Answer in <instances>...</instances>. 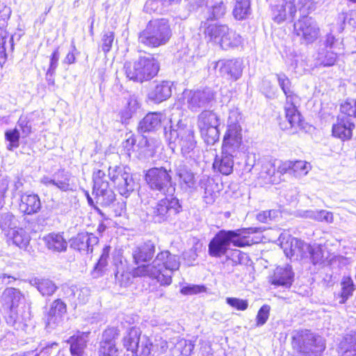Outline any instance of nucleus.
Masks as SVG:
<instances>
[{"instance_id":"nucleus-28","label":"nucleus","mask_w":356,"mask_h":356,"mask_svg":"<svg viewBox=\"0 0 356 356\" xmlns=\"http://www.w3.org/2000/svg\"><path fill=\"white\" fill-rule=\"evenodd\" d=\"M176 175L181 188L190 191L195 189L197 180L194 173L185 165H179L176 170Z\"/></svg>"},{"instance_id":"nucleus-1","label":"nucleus","mask_w":356,"mask_h":356,"mask_svg":"<svg viewBox=\"0 0 356 356\" xmlns=\"http://www.w3.org/2000/svg\"><path fill=\"white\" fill-rule=\"evenodd\" d=\"M180 266L177 255L165 250L157 254L150 264H143L132 270L134 277H149L156 280L161 285L168 286L172 282V275Z\"/></svg>"},{"instance_id":"nucleus-41","label":"nucleus","mask_w":356,"mask_h":356,"mask_svg":"<svg viewBox=\"0 0 356 356\" xmlns=\"http://www.w3.org/2000/svg\"><path fill=\"white\" fill-rule=\"evenodd\" d=\"M337 54L332 50L321 48L318 50L315 57L316 66H332L337 60Z\"/></svg>"},{"instance_id":"nucleus-44","label":"nucleus","mask_w":356,"mask_h":356,"mask_svg":"<svg viewBox=\"0 0 356 356\" xmlns=\"http://www.w3.org/2000/svg\"><path fill=\"white\" fill-rule=\"evenodd\" d=\"M250 0H236L233 15L236 19L241 20L250 14Z\"/></svg>"},{"instance_id":"nucleus-4","label":"nucleus","mask_w":356,"mask_h":356,"mask_svg":"<svg viewBox=\"0 0 356 356\" xmlns=\"http://www.w3.org/2000/svg\"><path fill=\"white\" fill-rule=\"evenodd\" d=\"M165 136L172 152L180 150L183 155L191 153L196 146L194 131L180 121L177 124L165 128Z\"/></svg>"},{"instance_id":"nucleus-10","label":"nucleus","mask_w":356,"mask_h":356,"mask_svg":"<svg viewBox=\"0 0 356 356\" xmlns=\"http://www.w3.org/2000/svg\"><path fill=\"white\" fill-rule=\"evenodd\" d=\"M181 207L179 200L173 195L165 196L155 206L151 208L149 212L155 222H163L168 220L181 211Z\"/></svg>"},{"instance_id":"nucleus-47","label":"nucleus","mask_w":356,"mask_h":356,"mask_svg":"<svg viewBox=\"0 0 356 356\" xmlns=\"http://www.w3.org/2000/svg\"><path fill=\"white\" fill-rule=\"evenodd\" d=\"M292 175L296 177L305 176L312 169L310 163L305 161H292Z\"/></svg>"},{"instance_id":"nucleus-53","label":"nucleus","mask_w":356,"mask_h":356,"mask_svg":"<svg viewBox=\"0 0 356 356\" xmlns=\"http://www.w3.org/2000/svg\"><path fill=\"white\" fill-rule=\"evenodd\" d=\"M114 38L115 34L113 31H106L104 33L102 38V49L105 54L111 51Z\"/></svg>"},{"instance_id":"nucleus-52","label":"nucleus","mask_w":356,"mask_h":356,"mask_svg":"<svg viewBox=\"0 0 356 356\" xmlns=\"http://www.w3.org/2000/svg\"><path fill=\"white\" fill-rule=\"evenodd\" d=\"M109 247H106L103 249L102 255L94 268L93 274L95 276L99 275L100 271L106 266L107 259L109 256Z\"/></svg>"},{"instance_id":"nucleus-15","label":"nucleus","mask_w":356,"mask_h":356,"mask_svg":"<svg viewBox=\"0 0 356 356\" xmlns=\"http://www.w3.org/2000/svg\"><path fill=\"white\" fill-rule=\"evenodd\" d=\"M40 181L46 187L61 192L74 191L76 188L72 173L65 169L58 170L51 177L44 175L40 178Z\"/></svg>"},{"instance_id":"nucleus-61","label":"nucleus","mask_w":356,"mask_h":356,"mask_svg":"<svg viewBox=\"0 0 356 356\" xmlns=\"http://www.w3.org/2000/svg\"><path fill=\"white\" fill-rule=\"evenodd\" d=\"M70 290L74 296L77 294V298L79 301V303H85L90 295V290L87 287H83L79 289H76V287H72Z\"/></svg>"},{"instance_id":"nucleus-33","label":"nucleus","mask_w":356,"mask_h":356,"mask_svg":"<svg viewBox=\"0 0 356 356\" xmlns=\"http://www.w3.org/2000/svg\"><path fill=\"white\" fill-rule=\"evenodd\" d=\"M172 84L169 81L158 83L149 92V99L156 103H160L168 99L172 95Z\"/></svg>"},{"instance_id":"nucleus-35","label":"nucleus","mask_w":356,"mask_h":356,"mask_svg":"<svg viewBox=\"0 0 356 356\" xmlns=\"http://www.w3.org/2000/svg\"><path fill=\"white\" fill-rule=\"evenodd\" d=\"M6 235L15 245L22 250H27L30 243L31 236L25 229L18 227L16 229L9 231L6 233Z\"/></svg>"},{"instance_id":"nucleus-9","label":"nucleus","mask_w":356,"mask_h":356,"mask_svg":"<svg viewBox=\"0 0 356 356\" xmlns=\"http://www.w3.org/2000/svg\"><path fill=\"white\" fill-rule=\"evenodd\" d=\"M145 180L152 190L158 191L165 196H172L175 187L172 184L169 172L164 168H152L147 170Z\"/></svg>"},{"instance_id":"nucleus-19","label":"nucleus","mask_w":356,"mask_h":356,"mask_svg":"<svg viewBox=\"0 0 356 356\" xmlns=\"http://www.w3.org/2000/svg\"><path fill=\"white\" fill-rule=\"evenodd\" d=\"M2 298L10 309V314L7 318V323L18 329L21 321L14 310L24 300L23 294L19 289L10 287L4 290L2 294Z\"/></svg>"},{"instance_id":"nucleus-30","label":"nucleus","mask_w":356,"mask_h":356,"mask_svg":"<svg viewBox=\"0 0 356 356\" xmlns=\"http://www.w3.org/2000/svg\"><path fill=\"white\" fill-rule=\"evenodd\" d=\"M89 334V332H79L68 339L67 342L70 344V353L72 356L83 355Z\"/></svg>"},{"instance_id":"nucleus-62","label":"nucleus","mask_w":356,"mask_h":356,"mask_svg":"<svg viewBox=\"0 0 356 356\" xmlns=\"http://www.w3.org/2000/svg\"><path fill=\"white\" fill-rule=\"evenodd\" d=\"M60 54L58 51V48H56L54 52L52 53L50 58V65L49 67L47 70V75L52 76L54 74L55 70L58 66V62L59 60Z\"/></svg>"},{"instance_id":"nucleus-42","label":"nucleus","mask_w":356,"mask_h":356,"mask_svg":"<svg viewBox=\"0 0 356 356\" xmlns=\"http://www.w3.org/2000/svg\"><path fill=\"white\" fill-rule=\"evenodd\" d=\"M278 84L286 96V99L293 101L298 97L293 92L291 88V82L283 73L276 74Z\"/></svg>"},{"instance_id":"nucleus-43","label":"nucleus","mask_w":356,"mask_h":356,"mask_svg":"<svg viewBox=\"0 0 356 356\" xmlns=\"http://www.w3.org/2000/svg\"><path fill=\"white\" fill-rule=\"evenodd\" d=\"M138 108L139 104L136 99L132 97H130L127 106L120 113L122 122H127L136 113Z\"/></svg>"},{"instance_id":"nucleus-48","label":"nucleus","mask_w":356,"mask_h":356,"mask_svg":"<svg viewBox=\"0 0 356 356\" xmlns=\"http://www.w3.org/2000/svg\"><path fill=\"white\" fill-rule=\"evenodd\" d=\"M305 217L318 221H325L329 223L332 222L333 221L332 213L325 210L307 211L305 213Z\"/></svg>"},{"instance_id":"nucleus-34","label":"nucleus","mask_w":356,"mask_h":356,"mask_svg":"<svg viewBox=\"0 0 356 356\" xmlns=\"http://www.w3.org/2000/svg\"><path fill=\"white\" fill-rule=\"evenodd\" d=\"M42 240L50 250L60 252L67 250V242L60 233H49Z\"/></svg>"},{"instance_id":"nucleus-32","label":"nucleus","mask_w":356,"mask_h":356,"mask_svg":"<svg viewBox=\"0 0 356 356\" xmlns=\"http://www.w3.org/2000/svg\"><path fill=\"white\" fill-rule=\"evenodd\" d=\"M225 255L226 259L222 263V268L228 273L234 271V266L245 264L248 260V256L238 250H233Z\"/></svg>"},{"instance_id":"nucleus-40","label":"nucleus","mask_w":356,"mask_h":356,"mask_svg":"<svg viewBox=\"0 0 356 356\" xmlns=\"http://www.w3.org/2000/svg\"><path fill=\"white\" fill-rule=\"evenodd\" d=\"M277 172L275 161H267L263 163L259 178L264 184H275L277 180L275 177Z\"/></svg>"},{"instance_id":"nucleus-64","label":"nucleus","mask_w":356,"mask_h":356,"mask_svg":"<svg viewBox=\"0 0 356 356\" xmlns=\"http://www.w3.org/2000/svg\"><path fill=\"white\" fill-rule=\"evenodd\" d=\"M226 12V7L222 2H220L212 8L211 14L213 19H218L222 17Z\"/></svg>"},{"instance_id":"nucleus-25","label":"nucleus","mask_w":356,"mask_h":356,"mask_svg":"<svg viewBox=\"0 0 356 356\" xmlns=\"http://www.w3.org/2000/svg\"><path fill=\"white\" fill-rule=\"evenodd\" d=\"M237 155L232 152L225 153L221 149L220 155H217L215 158L213 168L224 175H230L233 172L234 158Z\"/></svg>"},{"instance_id":"nucleus-16","label":"nucleus","mask_w":356,"mask_h":356,"mask_svg":"<svg viewBox=\"0 0 356 356\" xmlns=\"http://www.w3.org/2000/svg\"><path fill=\"white\" fill-rule=\"evenodd\" d=\"M108 176L121 195L128 197L134 191L135 182L125 167H110Z\"/></svg>"},{"instance_id":"nucleus-63","label":"nucleus","mask_w":356,"mask_h":356,"mask_svg":"<svg viewBox=\"0 0 356 356\" xmlns=\"http://www.w3.org/2000/svg\"><path fill=\"white\" fill-rule=\"evenodd\" d=\"M204 287L200 285H187L181 289V293L184 295L197 294L203 291Z\"/></svg>"},{"instance_id":"nucleus-29","label":"nucleus","mask_w":356,"mask_h":356,"mask_svg":"<svg viewBox=\"0 0 356 356\" xmlns=\"http://www.w3.org/2000/svg\"><path fill=\"white\" fill-rule=\"evenodd\" d=\"M299 102V97H297L296 99H294L293 101L286 99L284 105L285 116L291 128L302 127L301 115L297 109V104Z\"/></svg>"},{"instance_id":"nucleus-12","label":"nucleus","mask_w":356,"mask_h":356,"mask_svg":"<svg viewBox=\"0 0 356 356\" xmlns=\"http://www.w3.org/2000/svg\"><path fill=\"white\" fill-rule=\"evenodd\" d=\"M293 339L294 343L298 346L299 351L307 356H312L313 353L321 352L325 349L322 338L316 337L307 330L298 332Z\"/></svg>"},{"instance_id":"nucleus-18","label":"nucleus","mask_w":356,"mask_h":356,"mask_svg":"<svg viewBox=\"0 0 356 356\" xmlns=\"http://www.w3.org/2000/svg\"><path fill=\"white\" fill-rule=\"evenodd\" d=\"M243 149V134L241 127L227 126L223 136L221 149L224 152H232L236 154Z\"/></svg>"},{"instance_id":"nucleus-59","label":"nucleus","mask_w":356,"mask_h":356,"mask_svg":"<svg viewBox=\"0 0 356 356\" xmlns=\"http://www.w3.org/2000/svg\"><path fill=\"white\" fill-rule=\"evenodd\" d=\"M276 163L277 173L284 175L286 173L292 174V161H278L275 160Z\"/></svg>"},{"instance_id":"nucleus-57","label":"nucleus","mask_w":356,"mask_h":356,"mask_svg":"<svg viewBox=\"0 0 356 356\" xmlns=\"http://www.w3.org/2000/svg\"><path fill=\"white\" fill-rule=\"evenodd\" d=\"M226 302L229 306L239 311H244L248 307V302L237 298H227Z\"/></svg>"},{"instance_id":"nucleus-55","label":"nucleus","mask_w":356,"mask_h":356,"mask_svg":"<svg viewBox=\"0 0 356 356\" xmlns=\"http://www.w3.org/2000/svg\"><path fill=\"white\" fill-rule=\"evenodd\" d=\"M241 118V114L238 108L232 107L229 108L227 126L241 127L239 124Z\"/></svg>"},{"instance_id":"nucleus-27","label":"nucleus","mask_w":356,"mask_h":356,"mask_svg":"<svg viewBox=\"0 0 356 356\" xmlns=\"http://www.w3.org/2000/svg\"><path fill=\"white\" fill-rule=\"evenodd\" d=\"M293 273L290 265L286 264L284 266L277 267L273 276L271 277L272 284L289 288L293 282Z\"/></svg>"},{"instance_id":"nucleus-50","label":"nucleus","mask_w":356,"mask_h":356,"mask_svg":"<svg viewBox=\"0 0 356 356\" xmlns=\"http://www.w3.org/2000/svg\"><path fill=\"white\" fill-rule=\"evenodd\" d=\"M97 202L103 207L111 206L115 200V195L113 191H104L95 194Z\"/></svg>"},{"instance_id":"nucleus-6","label":"nucleus","mask_w":356,"mask_h":356,"mask_svg":"<svg viewBox=\"0 0 356 356\" xmlns=\"http://www.w3.org/2000/svg\"><path fill=\"white\" fill-rule=\"evenodd\" d=\"M125 74L128 79L137 82H143L155 76L159 70L157 60L153 57H140L134 63L124 64Z\"/></svg>"},{"instance_id":"nucleus-23","label":"nucleus","mask_w":356,"mask_h":356,"mask_svg":"<svg viewBox=\"0 0 356 356\" xmlns=\"http://www.w3.org/2000/svg\"><path fill=\"white\" fill-rule=\"evenodd\" d=\"M116 332L113 329L106 330L99 344V356H118V350L115 344Z\"/></svg>"},{"instance_id":"nucleus-22","label":"nucleus","mask_w":356,"mask_h":356,"mask_svg":"<svg viewBox=\"0 0 356 356\" xmlns=\"http://www.w3.org/2000/svg\"><path fill=\"white\" fill-rule=\"evenodd\" d=\"M350 117L341 114L338 116L337 122L332 126V134L341 140L350 139L352 136L355 124L351 122Z\"/></svg>"},{"instance_id":"nucleus-14","label":"nucleus","mask_w":356,"mask_h":356,"mask_svg":"<svg viewBox=\"0 0 356 356\" xmlns=\"http://www.w3.org/2000/svg\"><path fill=\"white\" fill-rule=\"evenodd\" d=\"M184 95L188 108L193 112L211 106L216 99V92L210 88L186 91Z\"/></svg>"},{"instance_id":"nucleus-11","label":"nucleus","mask_w":356,"mask_h":356,"mask_svg":"<svg viewBox=\"0 0 356 356\" xmlns=\"http://www.w3.org/2000/svg\"><path fill=\"white\" fill-rule=\"evenodd\" d=\"M294 33L300 38L302 44H309L320 36V28L314 19L311 17H301L293 24Z\"/></svg>"},{"instance_id":"nucleus-24","label":"nucleus","mask_w":356,"mask_h":356,"mask_svg":"<svg viewBox=\"0 0 356 356\" xmlns=\"http://www.w3.org/2000/svg\"><path fill=\"white\" fill-rule=\"evenodd\" d=\"M99 242V238L93 234L79 233L72 239L71 246L80 251L87 253L92 252L94 245Z\"/></svg>"},{"instance_id":"nucleus-5","label":"nucleus","mask_w":356,"mask_h":356,"mask_svg":"<svg viewBox=\"0 0 356 356\" xmlns=\"http://www.w3.org/2000/svg\"><path fill=\"white\" fill-rule=\"evenodd\" d=\"M204 33L207 42L218 45L225 50L237 47L243 42L241 36L225 24H209Z\"/></svg>"},{"instance_id":"nucleus-17","label":"nucleus","mask_w":356,"mask_h":356,"mask_svg":"<svg viewBox=\"0 0 356 356\" xmlns=\"http://www.w3.org/2000/svg\"><path fill=\"white\" fill-rule=\"evenodd\" d=\"M209 68H218L220 75L232 81H236L241 78L243 72V63L239 59H223L212 62Z\"/></svg>"},{"instance_id":"nucleus-2","label":"nucleus","mask_w":356,"mask_h":356,"mask_svg":"<svg viewBox=\"0 0 356 356\" xmlns=\"http://www.w3.org/2000/svg\"><path fill=\"white\" fill-rule=\"evenodd\" d=\"M257 228H242L235 230H220L210 241L208 252L213 257H221L227 254L229 246L243 248L258 241L250 235L257 232Z\"/></svg>"},{"instance_id":"nucleus-56","label":"nucleus","mask_w":356,"mask_h":356,"mask_svg":"<svg viewBox=\"0 0 356 356\" xmlns=\"http://www.w3.org/2000/svg\"><path fill=\"white\" fill-rule=\"evenodd\" d=\"M338 19L343 22L345 26H349L356 29V12L352 11L350 13H343L339 15Z\"/></svg>"},{"instance_id":"nucleus-60","label":"nucleus","mask_w":356,"mask_h":356,"mask_svg":"<svg viewBox=\"0 0 356 356\" xmlns=\"http://www.w3.org/2000/svg\"><path fill=\"white\" fill-rule=\"evenodd\" d=\"M270 307L268 305L262 306L257 315V325L261 326L266 323L269 316Z\"/></svg>"},{"instance_id":"nucleus-46","label":"nucleus","mask_w":356,"mask_h":356,"mask_svg":"<svg viewBox=\"0 0 356 356\" xmlns=\"http://www.w3.org/2000/svg\"><path fill=\"white\" fill-rule=\"evenodd\" d=\"M19 131L17 127L7 130L5 132V139L9 143L7 149L13 150L17 148L19 146Z\"/></svg>"},{"instance_id":"nucleus-7","label":"nucleus","mask_w":356,"mask_h":356,"mask_svg":"<svg viewBox=\"0 0 356 356\" xmlns=\"http://www.w3.org/2000/svg\"><path fill=\"white\" fill-rule=\"evenodd\" d=\"M123 346L134 356H149L152 351L153 343L146 335L141 336V332L135 327H131L123 338Z\"/></svg>"},{"instance_id":"nucleus-45","label":"nucleus","mask_w":356,"mask_h":356,"mask_svg":"<svg viewBox=\"0 0 356 356\" xmlns=\"http://www.w3.org/2000/svg\"><path fill=\"white\" fill-rule=\"evenodd\" d=\"M17 224V218L12 213H7L2 216L0 226L3 232L8 233L9 231L17 229L19 227Z\"/></svg>"},{"instance_id":"nucleus-26","label":"nucleus","mask_w":356,"mask_h":356,"mask_svg":"<svg viewBox=\"0 0 356 356\" xmlns=\"http://www.w3.org/2000/svg\"><path fill=\"white\" fill-rule=\"evenodd\" d=\"M155 253V245L151 241L140 244L132 250V257L136 264L150 261Z\"/></svg>"},{"instance_id":"nucleus-13","label":"nucleus","mask_w":356,"mask_h":356,"mask_svg":"<svg viewBox=\"0 0 356 356\" xmlns=\"http://www.w3.org/2000/svg\"><path fill=\"white\" fill-rule=\"evenodd\" d=\"M306 250L310 254L312 263L316 264H322L325 259V248L318 244L309 245L296 238L291 241L290 249L284 248V252L286 257L291 259L292 257L301 253L302 250Z\"/></svg>"},{"instance_id":"nucleus-31","label":"nucleus","mask_w":356,"mask_h":356,"mask_svg":"<svg viewBox=\"0 0 356 356\" xmlns=\"http://www.w3.org/2000/svg\"><path fill=\"white\" fill-rule=\"evenodd\" d=\"M19 209L28 215L38 213L41 209V202L39 196L36 194L22 195Z\"/></svg>"},{"instance_id":"nucleus-58","label":"nucleus","mask_w":356,"mask_h":356,"mask_svg":"<svg viewBox=\"0 0 356 356\" xmlns=\"http://www.w3.org/2000/svg\"><path fill=\"white\" fill-rule=\"evenodd\" d=\"M17 126L20 129L23 137L28 136L31 133V124L27 117L22 115L17 123Z\"/></svg>"},{"instance_id":"nucleus-8","label":"nucleus","mask_w":356,"mask_h":356,"mask_svg":"<svg viewBox=\"0 0 356 356\" xmlns=\"http://www.w3.org/2000/svg\"><path fill=\"white\" fill-rule=\"evenodd\" d=\"M220 118L210 111H202L197 118V127L204 141L210 145L218 142L220 138Z\"/></svg>"},{"instance_id":"nucleus-54","label":"nucleus","mask_w":356,"mask_h":356,"mask_svg":"<svg viewBox=\"0 0 356 356\" xmlns=\"http://www.w3.org/2000/svg\"><path fill=\"white\" fill-rule=\"evenodd\" d=\"M340 110L342 114L356 118V100L346 101L341 105Z\"/></svg>"},{"instance_id":"nucleus-49","label":"nucleus","mask_w":356,"mask_h":356,"mask_svg":"<svg viewBox=\"0 0 356 356\" xmlns=\"http://www.w3.org/2000/svg\"><path fill=\"white\" fill-rule=\"evenodd\" d=\"M341 293L342 300L341 303H344L346 300L353 295L355 290L353 280L349 277H344L341 281Z\"/></svg>"},{"instance_id":"nucleus-39","label":"nucleus","mask_w":356,"mask_h":356,"mask_svg":"<svg viewBox=\"0 0 356 356\" xmlns=\"http://www.w3.org/2000/svg\"><path fill=\"white\" fill-rule=\"evenodd\" d=\"M30 284L35 286L43 296H52L57 289L54 282L47 278L35 277L30 280Z\"/></svg>"},{"instance_id":"nucleus-51","label":"nucleus","mask_w":356,"mask_h":356,"mask_svg":"<svg viewBox=\"0 0 356 356\" xmlns=\"http://www.w3.org/2000/svg\"><path fill=\"white\" fill-rule=\"evenodd\" d=\"M297 8H298L302 17L307 16L316 9V3L314 0H298Z\"/></svg>"},{"instance_id":"nucleus-20","label":"nucleus","mask_w":356,"mask_h":356,"mask_svg":"<svg viewBox=\"0 0 356 356\" xmlns=\"http://www.w3.org/2000/svg\"><path fill=\"white\" fill-rule=\"evenodd\" d=\"M273 19L277 23L285 20H292L296 13V3L295 0H286L281 4L275 5L272 8Z\"/></svg>"},{"instance_id":"nucleus-38","label":"nucleus","mask_w":356,"mask_h":356,"mask_svg":"<svg viewBox=\"0 0 356 356\" xmlns=\"http://www.w3.org/2000/svg\"><path fill=\"white\" fill-rule=\"evenodd\" d=\"M161 113H149L140 122L138 130L142 133L157 130L161 127Z\"/></svg>"},{"instance_id":"nucleus-36","label":"nucleus","mask_w":356,"mask_h":356,"mask_svg":"<svg viewBox=\"0 0 356 356\" xmlns=\"http://www.w3.org/2000/svg\"><path fill=\"white\" fill-rule=\"evenodd\" d=\"M339 354L346 356H356V332L346 334L338 345Z\"/></svg>"},{"instance_id":"nucleus-3","label":"nucleus","mask_w":356,"mask_h":356,"mask_svg":"<svg viewBox=\"0 0 356 356\" xmlns=\"http://www.w3.org/2000/svg\"><path fill=\"white\" fill-rule=\"evenodd\" d=\"M172 37L168 20L158 19L149 21L145 29L138 33V42L149 48L165 45Z\"/></svg>"},{"instance_id":"nucleus-21","label":"nucleus","mask_w":356,"mask_h":356,"mask_svg":"<svg viewBox=\"0 0 356 356\" xmlns=\"http://www.w3.org/2000/svg\"><path fill=\"white\" fill-rule=\"evenodd\" d=\"M65 312L66 305L60 299L54 300L44 317L46 326L50 329L55 328L62 322Z\"/></svg>"},{"instance_id":"nucleus-37","label":"nucleus","mask_w":356,"mask_h":356,"mask_svg":"<svg viewBox=\"0 0 356 356\" xmlns=\"http://www.w3.org/2000/svg\"><path fill=\"white\" fill-rule=\"evenodd\" d=\"M200 188L204 190L203 198L207 204H212L218 196V186L214 180L203 176L200 181Z\"/></svg>"}]
</instances>
